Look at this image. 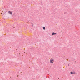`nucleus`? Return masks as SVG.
I'll return each mask as SVG.
<instances>
[{"label":"nucleus","mask_w":80,"mask_h":80,"mask_svg":"<svg viewBox=\"0 0 80 80\" xmlns=\"http://www.w3.org/2000/svg\"><path fill=\"white\" fill-rule=\"evenodd\" d=\"M54 62H55V60L53 58H51L49 60V62L50 63H54Z\"/></svg>","instance_id":"obj_1"},{"label":"nucleus","mask_w":80,"mask_h":80,"mask_svg":"<svg viewBox=\"0 0 80 80\" xmlns=\"http://www.w3.org/2000/svg\"><path fill=\"white\" fill-rule=\"evenodd\" d=\"M42 28H43V30H45V27H43Z\"/></svg>","instance_id":"obj_5"},{"label":"nucleus","mask_w":80,"mask_h":80,"mask_svg":"<svg viewBox=\"0 0 80 80\" xmlns=\"http://www.w3.org/2000/svg\"><path fill=\"white\" fill-rule=\"evenodd\" d=\"M56 34H57V33H55L54 32H53L52 33V35H56Z\"/></svg>","instance_id":"obj_4"},{"label":"nucleus","mask_w":80,"mask_h":80,"mask_svg":"<svg viewBox=\"0 0 80 80\" xmlns=\"http://www.w3.org/2000/svg\"><path fill=\"white\" fill-rule=\"evenodd\" d=\"M71 74H75V72H70Z\"/></svg>","instance_id":"obj_3"},{"label":"nucleus","mask_w":80,"mask_h":80,"mask_svg":"<svg viewBox=\"0 0 80 80\" xmlns=\"http://www.w3.org/2000/svg\"><path fill=\"white\" fill-rule=\"evenodd\" d=\"M8 13H9V14H10V15H12V12L11 11H8Z\"/></svg>","instance_id":"obj_2"}]
</instances>
